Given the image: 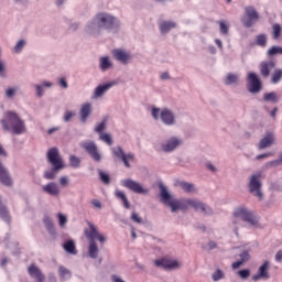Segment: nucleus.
<instances>
[{"instance_id":"obj_1","label":"nucleus","mask_w":282,"mask_h":282,"mask_svg":"<svg viewBox=\"0 0 282 282\" xmlns=\"http://www.w3.org/2000/svg\"><path fill=\"white\" fill-rule=\"evenodd\" d=\"M122 28V22L120 18L109 13V12H98L93 18H90L85 28L84 32L88 36H94L98 39L102 32H109L111 34H118Z\"/></svg>"},{"instance_id":"obj_2","label":"nucleus","mask_w":282,"mask_h":282,"mask_svg":"<svg viewBox=\"0 0 282 282\" xmlns=\"http://www.w3.org/2000/svg\"><path fill=\"white\" fill-rule=\"evenodd\" d=\"M0 124L3 131L13 133L14 135H23V133L28 131L25 121L21 119L19 113L12 110L4 112L2 119L0 120Z\"/></svg>"},{"instance_id":"obj_3","label":"nucleus","mask_w":282,"mask_h":282,"mask_svg":"<svg viewBox=\"0 0 282 282\" xmlns=\"http://www.w3.org/2000/svg\"><path fill=\"white\" fill-rule=\"evenodd\" d=\"M161 202L167 206L171 213H177L178 210H187L192 206L193 198H171L169 189L162 184H159Z\"/></svg>"},{"instance_id":"obj_4","label":"nucleus","mask_w":282,"mask_h":282,"mask_svg":"<svg viewBox=\"0 0 282 282\" xmlns=\"http://www.w3.org/2000/svg\"><path fill=\"white\" fill-rule=\"evenodd\" d=\"M151 116L153 120L162 122L165 127H175L177 124V117L170 108H151Z\"/></svg>"},{"instance_id":"obj_5","label":"nucleus","mask_w":282,"mask_h":282,"mask_svg":"<svg viewBox=\"0 0 282 282\" xmlns=\"http://www.w3.org/2000/svg\"><path fill=\"white\" fill-rule=\"evenodd\" d=\"M263 178V172L258 171L248 177V191L250 195L253 197H257L259 202H263V182L261 181Z\"/></svg>"},{"instance_id":"obj_6","label":"nucleus","mask_w":282,"mask_h":282,"mask_svg":"<svg viewBox=\"0 0 282 282\" xmlns=\"http://www.w3.org/2000/svg\"><path fill=\"white\" fill-rule=\"evenodd\" d=\"M234 217L237 219H241L248 226L256 227L259 226V217L254 215V212L252 209L246 207V206H239L234 210Z\"/></svg>"},{"instance_id":"obj_7","label":"nucleus","mask_w":282,"mask_h":282,"mask_svg":"<svg viewBox=\"0 0 282 282\" xmlns=\"http://www.w3.org/2000/svg\"><path fill=\"white\" fill-rule=\"evenodd\" d=\"M110 153L116 160H120L126 169H131V162H135V154L133 152H124L121 145L110 148Z\"/></svg>"},{"instance_id":"obj_8","label":"nucleus","mask_w":282,"mask_h":282,"mask_svg":"<svg viewBox=\"0 0 282 282\" xmlns=\"http://www.w3.org/2000/svg\"><path fill=\"white\" fill-rule=\"evenodd\" d=\"M80 149H83L94 162H101L102 154H100V150H98V144L93 140H84L79 143Z\"/></svg>"},{"instance_id":"obj_9","label":"nucleus","mask_w":282,"mask_h":282,"mask_svg":"<svg viewBox=\"0 0 282 282\" xmlns=\"http://www.w3.org/2000/svg\"><path fill=\"white\" fill-rule=\"evenodd\" d=\"M86 224H87L88 228L84 229V235H85L86 239L88 240V242L97 240L100 243H105L107 241V237H105V235L100 234V231L98 230V227L96 225H94V223L87 220Z\"/></svg>"},{"instance_id":"obj_10","label":"nucleus","mask_w":282,"mask_h":282,"mask_svg":"<svg viewBox=\"0 0 282 282\" xmlns=\"http://www.w3.org/2000/svg\"><path fill=\"white\" fill-rule=\"evenodd\" d=\"M112 58L120 63L121 65H129L133 62V54L131 51L126 48H113L111 51Z\"/></svg>"},{"instance_id":"obj_11","label":"nucleus","mask_w":282,"mask_h":282,"mask_svg":"<svg viewBox=\"0 0 282 282\" xmlns=\"http://www.w3.org/2000/svg\"><path fill=\"white\" fill-rule=\"evenodd\" d=\"M120 184L123 188H128V191H132V193H137V195H149V188H144L142 184L132 178L121 180Z\"/></svg>"},{"instance_id":"obj_12","label":"nucleus","mask_w":282,"mask_h":282,"mask_svg":"<svg viewBox=\"0 0 282 282\" xmlns=\"http://www.w3.org/2000/svg\"><path fill=\"white\" fill-rule=\"evenodd\" d=\"M245 28H252L257 21H259V12L254 7L249 6L245 8V15L241 19Z\"/></svg>"},{"instance_id":"obj_13","label":"nucleus","mask_w":282,"mask_h":282,"mask_svg":"<svg viewBox=\"0 0 282 282\" xmlns=\"http://www.w3.org/2000/svg\"><path fill=\"white\" fill-rule=\"evenodd\" d=\"M154 265L156 268H161L162 270H180L182 268V262L178 260H173L169 258H161L154 261Z\"/></svg>"},{"instance_id":"obj_14","label":"nucleus","mask_w":282,"mask_h":282,"mask_svg":"<svg viewBox=\"0 0 282 282\" xmlns=\"http://www.w3.org/2000/svg\"><path fill=\"white\" fill-rule=\"evenodd\" d=\"M191 208H194L195 213H200V215H205V217H213V215H215V212L208 204L197 198H192Z\"/></svg>"},{"instance_id":"obj_15","label":"nucleus","mask_w":282,"mask_h":282,"mask_svg":"<svg viewBox=\"0 0 282 282\" xmlns=\"http://www.w3.org/2000/svg\"><path fill=\"white\" fill-rule=\"evenodd\" d=\"M180 147H182V139L171 137L161 143L160 150L163 153H173V151H176Z\"/></svg>"},{"instance_id":"obj_16","label":"nucleus","mask_w":282,"mask_h":282,"mask_svg":"<svg viewBox=\"0 0 282 282\" xmlns=\"http://www.w3.org/2000/svg\"><path fill=\"white\" fill-rule=\"evenodd\" d=\"M46 158L50 164L55 166V169H65V165L63 164V158H61V153L58 152V148H51L47 151Z\"/></svg>"},{"instance_id":"obj_17","label":"nucleus","mask_w":282,"mask_h":282,"mask_svg":"<svg viewBox=\"0 0 282 282\" xmlns=\"http://www.w3.org/2000/svg\"><path fill=\"white\" fill-rule=\"evenodd\" d=\"M276 143V134L272 131H267L262 139H260L258 143L259 151H263V149H270L273 144Z\"/></svg>"},{"instance_id":"obj_18","label":"nucleus","mask_w":282,"mask_h":282,"mask_svg":"<svg viewBox=\"0 0 282 282\" xmlns=\"http://www.w3.org/2000/svg\"><path fill=\"white\" fill-rule=\"evenodd\" d=\"M116 85H118L117 82H109V83L97 86L94 89L93 98L95 100H98V98H102V96H105V94H107L109 89H111L112 87H116Z\"/></svg>"},{"instance_id":"obj_19","label":"nucleus","mask_w":282,"mask_h":282,"mask_svg":"<svg viewBox=\"0 0 282 282\" xmlns=\"http://www.w3.org/2000/svg\"><path fill=\"white\" fill-rule=\"evenodd\" d=\"M248 80L250 85L249 91L251 94H259L261 91V79H259L257 73H249Z\"/></svg>"},{"instance_id":"obj_20","label":"nucleus","mask_w":282,"mask_h":282,"mask_svg":"<svg viewBox=\"0 0 282 282\" xmlns=\"http://www.w3.org/2000/svg\"><path fill=\"white\" fill-rule=\"evenodd\" d=\"M274 67H276V63H274L272 59L261 62L259 65V72L262 78H269L270 72H272Z\"/></svg>"},{"instance_id":"obj_21","label":"nucleus","mask_w":282,"mask_h":282,"mask_svg":"<svg viewBox=\"0 0 282 282\" xmlns=\"http://www.w3.org/2000/svg\"><path fill=\"white\" fill-rule=\"evenodd\" d=\"M268 270H270V261L267 260L262 263V265L259 267L258 273L252 276V281H260V279H270V273H268Z\"/></svg>"},{"instance_id":"obj_22","label":"nucleus","mask_w":282,"mask_h":282,"mask_svg":"<svg viewBox=\"0 0 282 282\" xmlns=\"http://www.w3.org/2000/svg\"><path fill=\"white\" fill-rule=\"evenodd\" d=\"M52 87H54V83L47 80H42L40 84H35V96L37 98H43L45 96V89H52Z\"/></svg>"},{"instance_id":"obj_23","label":"nucleus","mask_w":282,"mask_h":282,"mask_svg":"<svg viewBox=\"0 0 282 282\" xmlns=\"http://www.w3.org/2000/svg\"><path fill=\"white\" fill-rule=\"evenodd\" d=\"M42 191L51 197H58V195H61V187L55 182H50L46 185L42 186Z\"/></svg>"},{"instance_id":"obj_24","label":"nucleus","mask_w":282,"mask_h":282,"mask_svg":"<svg viewBox=\"0 0 282 282\" xmlns=\"http://www.w3.org/2000/svg\"><path fill=\"white\" fill-rule=\"evenodd\" d=\"M239 259L236 262H232L231 268L232 270H239L241 265L245 263H248V260L250 259V251L249 250H242L238 253Z\"/></svg>"},{"instance_id":"obj_25","label":"nucleus","mask_w":282,"mask_h":282,"mask_svg":"<svg viewBox=\"0 0 282 282\" xmlns=\"http://www.w3.org/2000/svg\"><path fill=\"white\" fill-rule=\"evenodd\" d=\"M0 182L3 186H12V177L10 176V172L8 169L3 166V163L0 160Z\"/></svg>"},{"instance_id":"obj_26","label":"nucleus","mask_w":282,"mask_h":282,"mask_svg":"<svg viewBox=\"0 0 282 282\" xmlns=\"http://www.w3.org/2000/svg\"><path fill=\"white\" fill-rule=\"evenodd\" d=\"M89 116H91V104L85 102L82 105L79 109V120L83 124L89 120Z\"/></svg>"},{"instance_id":"obj_27","label":"nucleus","mask_w":282,"mask_h":282,"mask_svg":"<svg viewBox=\"0 0 282 282\" xmlns=\"http://www.w3.org/2000/svg\"><path fill=\"white\" fill-rule=\"evenodd\" d=\"M19 91H21V87L13 85V86H7L3 90V96L6 100H14L17 96H19Z\"/></svg>"},{"instance_id":"obj_28","label":"nucleus","mask_w":282,"mask_h":282,"mask_svg":"<svg viewBox=\"0 0 282 282\" xmlns=\"http://www.w3.org/2000/svg\"><path fill=\"white\" fill-rule=\"evenodd\" d=\"M175 28H177V23L171 20L162 21L159 24V30L161 34H169V32H171V30H175Z\"/></svg>"},{"instance_id":"obj_29","label":"nucleus","mask_w":282,"mask_h":282,"mask_svg":"<svg viewBox=\"0 0 282 282\" xmlns=\"http://www.w3.org/2000/svg\"><path fill=\"white\" fill-rule=\"evenodd\" d=\"M28 272L30 276H32V279H36L37 282L45 281V275L43 274V272H41V269H39V267L32 264L31 267H29Z\"/></svg>"},{"instance_id":"obj_30","label":"nucleus","mask_w":282,"mask_h":282,"mask_svg":"<svg viewBox=\"0 0 282 282\" xmlns=\"http://www.w3.org/2000/svg\"><path fill=\"white\" fill-rule=\"evenodd\" d=\"M0 219L4 221V224H10L12 221V217L10 216V210H8V207L6 204H3V200H1L0 197Z\"/></svg>"},{"instance_id":"obj_31","label":"nucleus","mask_w":282,"mask_h":282,"mask_svg":"<svg viewBox=\"0 0 282 282\" xmlns=\"http://www.w3.org/2000/svg\"><path fill=\"white\" fill-rule=\"evenodd\" d=\"M224 85L227 86H237L239 85V74L237 73H227L223 79Z\"/></svg>"},{"instance_id":"obj_32","label":"nucleus","mask_w":282,"mask_h":282,"mask_svg":"<svg viewBox=\"0 0 282 282\" xmlns=\"http://www.w3.org/2000/svg\"><path fill=\"white\" fill-rule=\"evenodd\" d=\"M176 186H178V188H182V191H184V193H197V187H195V184H193V183H188L185 181H178L176 183Z\"/></svg>"},{"instance_id":"obj_33","label":"nucleus","mask_w":282,"mask_h":282,"mask_svg":"<svg viewBox=\"0 0 282 282\" xmlns=\"http://www.w3.org/2000/svg\"><path fill=\"white\" fill-rule=\"evenodd\" d=\"M113 67V62L109 58V56H102L99 58V69L100 72H108Z\"/></svg>"},{"instance_id":"obj_34","label":"nucleus","mask_w":282,"mask_h":282,"mask_svg":"<svg viewBox=\"0 0 282 282\" xmlns=\"http://www.w3.org/2000/svg\"><path fill=\"white\" fill-rule=\"evenodd\" d=\"M26 45H28V40L20 39L15 42V44L13 45L11 51L13 54H21V52H23V50H25Z\"/></svg>"},{"instance_id":"obj_35","label":"nucleus","mask_w":282,"mask_h":282,"mask_svg":"<svg viewBox=\"0 0 282 282\" xmlns=\"http://www.w3.org/2000/svg\"><path fill=\"white\" fill-rule=\"evenodd\" d=\"M100 250L98 249V243L96 241L88 242V257L90 259H98Z\"/></svg>"},{"instance_id":"obj_36","label":"nucleus","mask_w":282,"mask_h":282,"mask_svg":"<svg viewBox=\"0 0 282 282\" xmlns=\"http://www.w3.org/2000/svg\"><path fill=\"white\" fill-rule=\"evenodd\" d=\"M63 249L67 254H78V251L76 250V242H74L73 239L67 240L63 243Z\"/></svg>"},{"instance_id":"obj_37","label":"nucleus","mask_w":282,"mask_h":282,"mask_svg":"<svg viewBox=\"0 0 282 282\" xmlns=\"http://www.w3.org/2000/svg\"><path fill=\"white\" fill-rule=\"evenodd\" d=\"M115 197H117V199H121L123 208H127V210L131 208V203H129V198H127V194H124V192L116 189Z\"/></svg>"},{"instance_id":"obj_38","label":"nucleus","mask_w":282,"mask_h":282,"mask_svg":"<svg viewBox=\"0 0 282 282\" xmlns=\"http://www.w3.org/2000/svg\"><path fill=\"white\" fill-rule=\"evenodd\" d=\"M43 224L47 232H50V235H56V228H54V221H52V218L50 216H45L43 218Z\"/></svg>"},{"instance_id":"obj_39","label":"nucleus","mask_w":282,"mask_h":282,"mask_svg":"<svg viewBox=\"0 0 282 282\" xmlns=\"http://www.w3.org/2000/svg\"><path fill=\"white\" fill-rule=\"evenodd\" d=\"M58 275L62 281H69V279H72V271L64 265H61L58 268Z\"/></svg>"},{"instance_id":"obj_40","label":"nucleus","mask_w":282,"mask_h":282,"mask_svg":"<svg viewBox=\"0 0 282 282\" xmlns=\"http://www.w3.org/2000/svg\"><path fill=\"white\" fill-rule=\"evenodd\" d=\"M58 171H63V169H56V166H53V169L45 171L44 180H56V175H58Z\"/></svg>"},{"instance_id":"obj_41","label":"nucleus","mask_w":282,"mask_h":282,"mask_svg":"<svg viewBox=\"0 0 282 282\" xmlns=\"http://www.w3.org/2000/svg\"><path fill=\"white\" fill-rule=\"evenodd\" d=\"M263 100L265 102H272L273 105H276V102H279V96L274 91L265 93L263 95Z\"/></svg>"},{"instance_id":"obj_42","label":"nucleus","mask_w":282,"mask_h":282,"mask_svg":"<svg viewBox=\"0 0 282 282\" xmlns=\"http://www.w3.org/2000/svg\"><path fill=\"white\" fill-rule=\"evenodd\" d=\"M105 129H107V119H102L100 122H97L94 127V132L100 135L104 133L102 131H105Z\"/></svg>"},{"instance_id":"obj_43","label":"nucleus","mask_w":282,"mask_h":282,"mask_svg":"<svg viewBox=\"0 0 282 282\" xmlns=\"http://www.w3.org/2000/svg\"><path fill=\"white\" fill-rule=\"evenodd\" d=\"M276 54L282 55V46L273 45L267 51V56L270 58L272 56H276Z\"/></svg>"},{"instance_id":"obj_44","label":"nucleus","mask_w":282,"mask_h":282,"mask_svg":"<svg viewBox=\"0 0 282 282\" xmlns=\"http://www.w3.org/2000/svg\"><path fill=\"white\" fill-rule=\"evenodd\" d=\"M282 80V68H278L274 70V73L271 76V83L273 85H278V83H281Z\"/></svg>"},{"instance_id":"obj_45","label":"nucleus","mask_w":282,"mask_h":282,"mask_svg":"<svg viewBox=\"0 0 282 282\" xmlns=\"http://www.w3.org/2000/svg\"><path fill=\"white\" fill-rule=\"evenodd\" d=\"M68 162H69V166H72V169H80V158H78L74 154H70Z\"/></svg>"},{"instance_id":"obj_46","label":"nucleus","mask_w":282,"mask_h":282,"mask_svg":"<svg viewBox=\"0 0 282 282\" xmlns=\"http://www.w3.org/2000/svg\"><path fill=\"white\" fill-rule=\"evenodd\" d=\"M99 140H101V142H105V144H107L108 147H111L113 144V138H111V134L109 133H101L99 134Z\"/></svg>"},{"instance_id":"obj_47","label":"nucleus","mask_w":282,"mask_h":282,"mask_svg":"<svg viewBox=\"0 0 282 282\" xmlns=\"http://www.w3.org/2000/svg\"><path fill=\"white\" fill-rule=\"evenodd\" d=\"M256 43L257 45H259L260 47H265V45H268V35L265 34H259L256 36Z\"/></svg>"},{"instance_id":"obj_48","label":"nucleus","mask_w":282,"mask_h":282,"mask_svg":"<svg viewBox=\"0 0 282 282\" xmlns=\"http://www.w3.org/2000/svg\"><path fill=\"white\" fill-rule=\"evenodd\" d=\"M0 78H8V64L3 58L0 59Z\"/></svg>"},{"instance_id":"obj_49","label":"nucleus","mask_w":282,"mask_h":282,"mask_svg":"<svg viewBox=\"0 0 282 282\" xmlns=\"http://www.w3.org/2000/svg\"><path fill=\"white\" fill-rule=\"evenodd\" d=\"M74 118H76V111L66 110L63 116V121L72 122V120H74Z\"/></svg>"},{"instance_id":"obj_50","label":"nucleus","mask_w":282,"mask_h":282,"mask_svg":"<svg viewBox=\"0 0 282 282\" xmlns=\"http://www.w3.org/2000/svg\"><path fill=\"white\" fill-rule=\"evenodd\" d=\"M99 173V180L102 182V184H110L111 178L109 177V174L105 173L102 170H98Z\"/></svg>"},{"instance_id":"obj_51","label":"nucleus","mask_w":282,"mask_h":282,"mask_svg":"<svg viewBox=\"0 0 282 282\" xmlns=\"http://www.w3.org/2000/svg\"><path fill=\"white\" fill-rule=\"evenodd\" d=\"M217 23H218V25H219V32H220V34H223V35L228 34L229 28H228V24L226 23V21L220 20V21H218Z\"/></svg>"},{"instance_id":"obj_52","label":"nucleus","mask_w":282,"mask_h":282,"mask_svg":"<svg viewBox=\"0 0 282 282\" xmlns=\"http://www.w3.org/2000/svg\"><path fill=\"white\" fill-rule=\"evenodd\" d=\"M225 274L224 271L221 269H217L213 274H212V279L214 282L217 281H221V279H224Z\"/></svg>"},{"instance_id":"obj_53","label":"nucleus","mask_w":282,"mask_h":282,"mask_svg":"<svg viewBox=\"0 0 282 282\" xmlns=\"http://www.w3.org/2000/svg\"><path fill=\"white\" fill-rule=\"evenodd\" d=\"M131 221H133L134 224H139L142 225L144 224V220L142 219V217L140 216V214L132 212L131 216H130Z\"/></svg>"},{"instance_id":"obj_54","label":"nucleus","mask_w":282,"mask_h":282,"mask_svg":"<svg viewBox=\"0 0 282 282\" xmlns=\"http://www.w3.org/2000/svg\"><path fill=\"white\" fill-rule=\"evenodd\" d=\"M272 36L274 40L281 36V24H274L272 26Z\"/></svg>"},{"instance_id":"obj_55","label":"nucleus","mask_w":282,"mask_h":282,"mask_svg":"<svg viewBox=\"0 0 282 282\" xmlns=\"http://www.w3.org/2000/svg\"><path fill=\"white\" fill-rule=\"evenodd\" d=\"M281 164H282L281 159H276V160L267 162L265 169H274V166H281Z\"/></svg>"},{"instance_id":"obj_56","label":"nucleus","mask_w":282,"mask_h":282,"mask_svg":"<svg viewBox=\"0 0 282 282\" xmlns=\"http://www.w3.org/2000/svg\"><path fill=\"white\" fill-rule=\"evenodd\" d=\"M237 274L238 276H240V279L246 280L250 276V271L249 269H242V270H239Z\"/></svg>"},{"instance_id":"obj_57","label":"nucleus","mask_w":282,"mask_h":282,"mask_svg":"<svg viewBox=\"0 0 282 282\" xmlns=\"http://www.w3.org/2000/svg\"><path fill=\"white\" fill-rule=\"evenodd\" d=\"M217 248V242L210 240L207 245L203 246V250H207V252H210V250H215Z\"/></svg>"},{"instance_id":"obj_58","label":"nucleus","mask_w":282,"mask_h":282,"mask_svg":"<svg viewBox=\"0 0 282 282\" xmlns=\"http://www.w3.org/2000/svg\"><path fill=\"white\" fill-rule=\"evenodd\" d=\"M57 218H58V224L61 228L65 227L67 224V216L63 214H57Z\"/></svg>"},{"instance_id":"obj_59","label":"nucleus","mask_w":282,"mask_h":282,"mask_svg":"<svg viewBox=\"0 0 282 282\" xmlns=\"http://www.w3.org/2000/svg\"><path fill=\"white\" fill-rule=\"evenodd\" d=\"M90 204L91 206H94V208H97L98 210L102 208V203L96 198L90 200Z\"/></svg>"},{"instance_id":"obj_60","label":"nucleus","mask_w":282,"mask_h":282,"mask_svg":"<svg viewBox=\"0 0 282 282\" xmlns=\"http://www.w3.org/2000/svg\"><path fill=\"white\" fill-rule=\"evenodd\" d=\"M58 85H61V87H63V89H67L69 87V84H67V79H65V77L59 78Z\"/></svg>"},{"instance_id":"obj_61","label":"nucleus","mask_w":282,"mask_h":282,"mask_svg":"<svg viewBox=\"0 0 282 282\" xmlns=\"http://www.w3.org/2000/svg\"><path fill=\"white\" fill-rule=\"evenodd\" d=\"M59 184H61V186H63V187L67 186V185L69 184V177H67V176H62V177L59 178Z\"/></svg>"},{"instance_id":"obj_62","label":"nucleus","mask_w":282,"mask_h":282,"mask_svg":"<svg viewBox=\"0 0 282 282\" xmlns=\"http://www.w3.org/2000/svg\"><path fill=\"white\" fill-rule=\"evenodd\" d=\"M205 166H206V169H208V171H210L212 173H217V167H216L213 163L207 162V163L205 164Z\"/></svg>"},{"instance_id":"obj_63","label":"nucleus","mask_w":282,"mask_h":282,"mask_svg":"<svg viewBox=\"0 0 282 282\" xmlns=\"http://www.w3.org/2000/svg\"><path fill=\"white\" fill-rule=\"evenodd\" d=\"M160 78L162 80H171V75L169 74V72H164L160 75Z\"/></svg>"},{"instance_id":"obj_64","label":"nucleus","mask_w":282,"mask_h":282,"mask_svg":"<svg viewBox=\"0 0 282 282\" xmlns=\"http://www.w3.org/2000/svg\"><path fill=\"white\" fill-rule=\"evenodd\" d=\"M275 261H276V263H282V250H279L275 253Z\"/></svg>"}]
</instances>
